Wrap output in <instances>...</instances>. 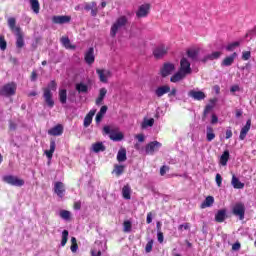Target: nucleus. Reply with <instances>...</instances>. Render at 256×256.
Returning a JSON list of instances; mask_svg holds the SVG:
<instances>
[{"label": "nucleus", "instance_id": "nucleus-1", "mask_svg": "<svg viewBox=\"0 0 256 256\" xmlns=\"http://www.w3.org/2000/svg\"><path fill=\"white\" fill-rule=\"evenodd\" d=\"M17 20L13 17L8 19V26L12 33L16 36V47L18 49H23L25 47V40L23 39V32L21 31V27L16 26Z\"/></svg>", "mask_w": 256, "mask_h": 256}, {"label": "nucleus", "instance_id": "nucleus-2", "mask_svg": "<svg viewBox=\"0 0 256 256\" xmlns=\"http://www.w3.org/2000/svg\"><path fill=\"white\" fill-rule=\"evenodd\" d=\"M51 91H57V82L55 80H52L48 84V87L43 89L44 101L50 109H53L55 107V101H53V93Z\"/></svg>", "mask_w": 256, "mask_h": 256}, {"label": "nucleus", "instance_id": "nucleus-3", "mask_svg": "<svg viewBox=\"0 0 256 256\" xmlns=\"http://www.w3.org/2000/svg\"><path fill=\"white\" fill-rule=\"evenodd\" d=\"M15 93H17V84L15 82L7 83L0 89L2 97H13Z\"/></svg>", "mask_w": 256, "mask_h": 256}, {"label": "nucleus", "instance_id": "nucleus-4", "mask_svg": "<svg viewBox=\"0 0 256 256\" xmlns=\"http://www.w3.org/2000/svg\"><path fill=\"white\" fill-rule=\"evenodd\" d=\"M127 21V16H120L119 18H117V20L114 22V25L111 26V37H116L117 31H119V29H122V27H125V25H127Z\"/></svg>", "mask_w": 256, "mask_h": 256}, {"label": "nucleus", "instance_id": "nucleus-5", "mask_svg": "<svg viewBox=\"0 0 256 256\" xmlns=\"http://www.w3.org/2000/svg\"><path fill=\"white\" fill-rule=\"evenodd\" d=\"M3 181L4 183H8V185H12L13 187H23V185H25V180L13 175L4 176Z\"/></svg>", "mask_w": 256, "mask_h": 256}, {"label": "nucleus", "instance_id": "nucleus-6", "mask_svg": "<svg viewBox=\"0 0 256 256\" xmlns=\"http://www.w3.org/2000/svg\"><path fill=\"white\" fill-rule=\"evenodd\" d=\"M233 215L238 217L240 221L245 219V204L243 203H236L232 209Z\"/></svg>", "mask_w": 256, "mask_h": 256}, {"label": "nucleus", "instance_id": "nucleus-7", "mask_svg": "<svg viewBox=\"0 0 256 256\" xmlns=\"http://www.w3.org/2000/svg\"><path fill=\"white\" fill-rule=\"evenodd\" d=\"M167 53H169V47L165 46V44H161L153 50L155 59H163Z\"/></svg>", "mask_w": 256, "mask_h": 256}, {"label": "nucleus", "instance_id": "nucleus-8", "mask_svg": "<svg viewBox=\"0 0 256 256\" xmlns=\"http://www.w3.org/2000/svg\"><path fill=\"white\" fill-rule=\"evenodd\" d=\"M161 147H162V144L159 141L149 142L145 147L146 155H155V152L159 151Z\"/></svg>", "mask_w": 256, "mask_h": 256}, {"label": "nucleus", "instance_id": "nucleus-9", "mask_svg": "<svg viewBox=\"0 0 256 256\" xmlns=\"http://www.w3.org/2000/svg\"><path fill=\"white\" fill-rule=\"evenodd\" d=\"M84 9L89 12L91 17H97L99 13V8L97 7V2L92 1V2H86L84 3Z\"/></svg>", "mask_w": 256, "mask_h": 256}, {"label": "nucleus", "instance_id": "nucleus-10", "mask_svg": "<svg viewBox=\"0 0 256 256\" xmlns=\"http://www.w3.org/2000/svg\"><path fill=\"white\" fill-rule=\"evenodd\" d=\"M179 71H181L185 75H191L193 70L191 69V62H189V60L187 58L183 57L180 60V69H179Z\"/></svg>", "mask_w": 256, "mask_h": 256}, {"label": "nucleus", "instance_id": "nucleus-11", "mask_svg": "<svg viewBox=\"0 0 256 256\" xmlns=\"http://www.w3.org/2000/svg\"><path fill=\"white\" fill-rule=\"evenodd\" d=\"M175 71V64L173 63H164L163 67L160 69L161 77H169Z\"/></svg>", "mask_w": 256, "mask_h": 256}, {"label": "nucleus", "instance_id": "nucleus-12", "mask_svg": "<svg viewBox=\"0 0 256 256\" xmlns=\"http://www.w3.org/2000/svg\"><path fill=\"white\" fill-rule=\"evenodd\" d=\"M188 97H191L192 99H194V101H203L207 97V95L201 90H190L188 92Z\"/></svg>", "mask_w": 256, "mask_h": 256}, {"label": "nucleus", "instance_id": "nucleus-13", "mask_svg": "<svg viewBox=\"0 0 256 256\" xmlns=\"http://www.w3.org/2000/svg\"><path fill=\"white\" fill-rule=\"evenodd\" d=\"M84 61L87 65H93L95 63V49L90 47L84 55Z\"/></svg>", "mask_w": 256, "mask_h": 256}, {"label": "nucleus", "instance_id": "nucleus-14", "mask_svg": "<svg viewBox=\"0 0 256 256\" xmlns=\"http://www.w3.org/2000/svg\"><path fill=\"white\" fill-rule=\"evenodd\" d=\"M52 23H54V25H65V23H71V16H53Z\"/></svg>", "mask_w": 256, "mask_h": 256}, {"label": "nucleus", "instance_id": "nucleus-15", "mask_svg": "<svg viewBox=\"0 0 256 256\" xmlns=\"http://www.w3.org/2000/svg\"><path fill=\"white\" fill-rule=\"evenodd\" d=\"M96 73L101 81V83H107V79L111 77V71L105 69H96Z\"/></svg>", "mask_w": 256, "mask_h": 256}, {"label": "nucleus", "instance_id": "nucleus-16", "mask_svg": "<svg viewBox=\"0 0 256 256\" xmlns=\"http://www.w3.org/2000/svg\"><path fill=\"white\" fill-rule=\"evenodd\" d=\"M54 192L58 197L63 199V197H65V184H63V182H56L54 184Z\"/></svg>", "mask_w": 256, "mask_h": 256}, {"label": "nucleus", "instance_id": "nucleus-17", "mask_svg": "<svg viewBox=\"0 0 256 256\" xmlns=\"http://www.w3.org/2000/svg\"><path fill=\"white\" fill-rule=\"evenodd\" d=\"M235 59H237V52L232 53L230 56L225 57L222 62V67H231L233 63H235Z\"/></svg>", "mask_w": 256, "mask_h": 256}, {"label": "nucleus", "instance_id": "nucleus-18", "mask_svg": "<svg viewBox=\"0 0 256 256\" xmlns=\"http://www.w3.org/2000/svg\"><path fill=\"white\" fill-rule=\"evenodd\" d=\"M150 9H151V5L143 4L139 7L138 11L136 12V16L139 18L147 17V15H149Z\"/></svg>", "mask_w": 256, "mask_h": 256}, {"label": "nucleus", "instance_id": "nucleus-19", "mask_svg": "<svg viewBox=\"0 0 256 256\" xmlns=\"http://www.w3.org/2000/svg\"><path fill=\"white\" fill-rule=\"evenodd\" d=\"M251 130V119H248L246 121L245 126L241 129L239 139L240 141H245V137H247V134Z\"/></svg>", "mask_w": 256, "mask_h": 256}, {"label": "nucleus", "instance_id": "nucleus-20", "mask_svg": "<svg viewBox=\"0 0 256 256\" xmlns=\"http://www.w3.org/2000/svg\"><path fill=\"white\" fill-rule=\"evenodd\" d=\"M217 102L216 99H211L210 103L212 104H207L204 108L203 115H202V121H205L207 119V115L213 111V108L215 107V103Z\"/></svg>", "mask_w": 256, "mask_h": 256}, {"label": "nucleus", "instance_id": "nucleus-21", "mask_svg": "<svg viewBox=\"0 0 256 256\" xmlns=\"http://www.w3.org/2000/svg\"><path fill=\"white\" fill-rule=\"evenodd\" d=\"M171 91L170 85H162L155 90L156 97H163V95H167Z\"/></svg>", "mask_w": 256, "mask_h": 256}, {"label": "nucleus", "instance_id": "nucleus-22", "mask_svg": "<svg viewBox=\"0 0 256 256\" xmlns=\"http://www.w3.org/2000/svg\"><path fill=\"white\" fill-rule=\"evenodd\" d=\"M48 135H52L53 137H59L60 135H63V125L58 124L48 130Z\"/></svg>", "mask_w": 256, "mask_h": 256}, {"label": "nucleus", "instance_id": "nucleus-23", "mask_svg": "<svg viewBox=\"0 0 256 256\" xmlns=\"http://www.w3.org/2000/svg\"><path fill=\"white\" fill-rule=\"evenodd\" d=\"M95 113H97L96 109H92L88 112V114L84 118V127H89V125L93 123V117H95Z\"/></svg>", "mask_w": 256, "mask_h": 256}, {"label": "nucleus", "instance_id": "nucleus-24", "mask_svg": "<svg viewBox=\"0 0 256 256\" xmlns=\"http://www.w3.org/2000/svg\"><path fill=\"white\" fill-rule=\"evenodd\" d=\"M187 77V74L179 70L174 75L171 76L170 81L171 83H179V81H183Z\"/></svg>", "mask_w": 256, "mask_h": 256}, {"label": "nucleus", "instance_id": "nucleus-25", "mask_svg": "<svg viewBox=\"0 0 256 256\" xmlns=\"http://www.w3.org/2000/svg\"><path fill=\"white\" fill-rule=\"evenodd\" d=\"M60 43L63 45V47H65V49H76L77 48V46L71 44V40L67 36H63L60 39Z\"/></svg>", "mask_w": 256, "mask_h": 256}, {"label": "nucleus", "instance_id": "nucleus-26", "mask_svg": "<svg viewBox=\"0 0 256 256\" xmlns=\"http://www.w3.org/2000/svg\"><path fill=\"white\" fill-rule=\"evenodd\" d=\"M127 161V150L125 148H120L117 153V162L123 163Z\"/></svg>", "mask_w": 256, "mask_h": 256}, {"label": "nucleus", "instance_id": "nucleus-27", "mask_svg": "<svg viewBox=\"0 0 256 256\" xmlns=\"http://www.w3.org/2000/svg\"><path fill=\"white\" fill-rule=\"evenodd\" d=\"M107 109L108 107L105 105L100 108V111L96 114V117H95L96 123H101V121H103V117H105V114L107 113Z\"/></svg>", "mask_w": 256, "mask_h": 256}, {"label": "nucleus", "instance_id": "nucleus-28", "mask_svg": "<svg viewBox=\"0 0 256 256\" xmlns=\"http://www.w3.org/2000/svg\"><path fill=\"white\" fill-rule=\"evenodd\" d=\"M56 147L57 144L55 143V140H50V149L45 151V155L48 159H53V154L55 153Z\"/></svg>", "mask_w": 256, "mask_h": 256}, {"label": "nucleus", "instance_id": "nucleus-29", "mask_svg": "<svg viewBox=\"0 0 256 256\" xmlns=\"http://www.w3.org/2000/svg\"><path fill=\"white\" fill-rule=\"evenodd\" d=\"M215 130H213V127L211 126H207L206 127V141H208V143H211V141H213L215 139Z\"/></svg>", "mask_w": 256, "mask_h": 256}, {"label": "nucleus", "instance_id": "nucleus-30", "mask_svg": "<svg viewBox=\"0 0 256 256\" xmlns=\"http://www.w3.org/2000/svg\"><path fill=\"white\" fill-rule=\"evenodd\" d=\"M225 217H227V210H219L215 215V221H217V223H223V221H225Z\"/></svg>", "mask_w": 256, "mask_h": 256}, {"label": "nucleus", "instance_id": "nucleus-31", "mask_svg": "<svg viewBox=\"0 0 256 256\" xmlns=\"http://www.w3.org/2000/svg\"><path fill=\"white\" fill-rule=\"evenodd\" d=\"M107 95V88H101L99 90L98 98L95 101L96 105H101L103 103V100L105 99V96Z\"/></svg>", "mask_w": 256, "mask_h": 256}, {"label": "nucleus", "instance_id": "nucleus-32", "mask_svg": "<svg viewBox=\"0 0 256 256\" xmlns=\"http://www.w3.org/2000/svg\"><path fill=\"white\" fill-rule=\"evenodd\" d=\"M122 197H123V199H126L127 201H129V199H131V186L129 184H126L125 186H123Z\"/></svg>", "mask_w": 256, "mask_h": 256}, {"label": "nucleus", "instance_id": "nucleus-33", "mask_svg": "<svg viewBox=\"0 0 256 256\" xmlns=\"http://www.w3.org/2000/svg\"><path fill=\"white\" fill-rule=\"evenodd\" d=\"M75 89L78 93H89V86L83 82L77 83Z\"/></svg>", "mask_w": 256, "mask_h": 256}, {"label": "nucleus", "instance_id": "nucleus-34", "mask_svg": "<svg viewBox=\"0 0 256 256\" xmlns=\"http://www.w3.org/2000/svg\"><path fill=\"white\" fill-rule=\"evenodd\" d=\"M213 203H215V198H213V196H207L200 207L201 209H207V207H211Z\"/></svg>", "mask_w": 256, "mask_h": 256}, {"label": "nucleus", "instance_id": "nucleus-35", "mask_svg": "<svg viewBox=\"0 0 256 256\" xmlns=\"http://www.w3.org/2000/svg\"><path fill=\"white\" fill-rule=\"evenodd\" d=\"M186 55L192 61H197V57H199V49H189L187 50Z\"/></svg>", "mask_w": 256, "mask_h": 256}, {"label": "nucleus", "instance_id": "nucleus-36", "mask_svg": "<svg viewBox=\"0 0 256 256\" xmlns=\"http://www.w3.org/2000/svg\"><path fill=\"white\" fill-rule=\"evenodd\" d=\"M105 149L106 147L103 145V142H96L92 144V151H94V153H101L105 151Z\"/></svg>", "mask_w": 256, "mask_h": 256}, {"label": "nucleus", "instance_id": "nucleus-37", "mask_svg": "<svg viewBox=\"0 0 256 256\" xmlns=\"http://www.w3.org/2000/svg\"><path fill=\"white\" fill-rule=\"evenodd\" d=\"M125 136L121 132L112 131L109 135L111 141H123Z\"/></svg>", "mask_w": 256, "mask_h": 256}, {"label": "nucleus", "instance_id": "nucleus-38", "mask_svg": "<svg viewBox=\"0 0 256 256\" xmlns=\"http://www.w3.org/2000/svg\"><path fill=\"white\" fill-rule=\"evenodd\" d=\"M232 186L234 189H243L245 187V184L239 181V178H237L235 175L232 176Z\"/></svg>", "mask_w": 256, "mask_h": 256}, {"label": "nucleus", "instance_id": "nucleus-39", "mask_svg": "<svg viewBox=\"0 0 256 256\" xmlns=\"http://www.w3.org/2000/svg\"><path fill=\"white\" fill-rule=\"evenodd\" d=\"M112 173H115L116 177H121V174L125 173V166L124 165L115 164Z\"/></svg>", "mask_w": 256, "mask_h": 256}, {"label": "nucleus", "instance_id": "nucleus-40", "mask_svg": "<svg viewBox=\"0 0 256 256\" xmlns=\"http://www.w3.org/2000/svg\"><path fill=\"white\" fill-rule=\"evenodd\" d=\"M31 9L36 15H38L41 6L39 5V0H30Z\"/></svg>", "mask_w": 256, "mask_h": 256}, {"label": "nucleus", "instance_id": "nucleus-41", "mask_svg": "<svg viewBox=\"0 0 256 256\" xmlns=\"http://www.w3.org/2000/svg\"><path fill=\"white\" fill-rule=\"evenodd\" d=\"M153 125H155V119H153V118L144 119L142 124H141V128L142 129H147V127H153Z\"/></svg>", "mask_w": 256, "mask_h": 256}, {"label": "nucleus", "instance_id": "nucleus-42", "mask_svg": "<svg viewBox=\"0 0 256 256\" xmlns=\"http://www.w3.org/2000/svg\"><path fill=\"white\" fill-rule=\"evenodd\" d=\"M59 101L62 103V105H65L67 103V90L62 89L59 91Z\"/></svg>", "mask_w": 256, "mask_h": 256}, {"label": "nucleus", "instance_id": "nucleus-43", "mask_svg": "<svg viewBox=\"0 0 256 256\" xmlns=\"http://www.w3.org/2000/svg\"><path fill=\"white\" fill-rule=\"evenodd\" d=\"M228 161H229V150H226L223 152V154L220 157V164L225 166L227 165Z\"/></svg>", "mask_w": 256, "mask_h": 256}, {"label": "nucleus", "instance_id": "nucleus-44", "mask_svg": "<svg viewBox=\"0 0 256 256\" xmlns=\"http://www.w3.org/2000/svg\"><path fill=\"white\" fill-rule=\"evenodd\" d=\"M59 215L64 221H71V212L69 210H61Z\"/></svg>", "mask_w": 256, "mask_h": 256}, {"label": "nucleus", "instance_id": "nucleus-45", "mask_svg": "<svg viewBox=\"0 0 256 256\" xmlns=\"http://www.w3.org/2000/svg\"><path fill=\"white\" fill-rule=\"evenodd\" d=\"M68 239H69V231L64 230L62 232L61 247H65V245H67Z\"/></svg>", "mask_w": 256, "mask_h": 256}, {"label": "nucleus", "instance_id": "nucleus-46", "mask_svg": "<svg viewBox=\"0 0 256 256\" xmlns=\"http://www.w3.org/2000/svg\"><path fill=\"white\" fill-rule=\"evenodd\" d=\"M208 55H209L208 59H210V61H215V59H219V57H221V55H223V53H221L219 51H215Z\"/></svg>", "mask_w": 256, "mask_h": 256}, {"label": "nucleus", "instance_id": "nucleus-47", "mask_svg": "<svg viewBox=\"0 0 256 256\" xmlns=\"http://www.w3.org/2000/svg\"><path fill=\"white\" fill-rule=\"evenodd\" d=\"M239 42H232L226 46V51H235L236 47H239Z\"/></svg>", "mask_w": 256, "mask_h": 256}, {"label": "nucleus", "instance_id": "nucleus-48", "mask_svg": "<svg viewBox=\"0 0 256 256\" xmlns=\"http://www.w3.org/2000/svg\"><path fill=\"white\" fill-rule=\"evenodd\" d=\"M0 49L5 51L7 49V41H5V36H0Z\"/></svg>", "mask_w": 256, "mask_h": 256}, {"label": "nucleus", "instance_id": "nucleus-49", "mask_svg": "<svg viewBox=\"0 0 256 256\" xmlns=\"http://www.w3.org/2000/svg\"><path fill=\"white\" fill-rule=\"evenodd\" d=\"M146 253H151L153 251V239L149 240L145 247Z\"/></svg>", "mask_w": 256, "mask_h": 256}, {"label": "nucleus", "instance_id": "nucleus-50", "mask_svg": "<svg viewBox=\"0 0 256 256\" xmlns=\"http://www.w3.org/2000/svg\"><path fill=\"white\" fill-rule=\"evenodd\" d=\"M157 231H158V233H157V239H158V241H159L160 243H163L164 237H163V232H161V226H157Z\"/></svg>", "mask_w": 256, "mask_h": 256}, {"label": "nucleus", "instance_id": "nucleus-51", "mask_svg": "<svg viewBox=\"0 0 256 256\" xmlns=\"http://www.w3.org/2000/svg\"><path fill=\"white\" fill-rule=\"evenodd\" d=\"M243 61H249L251 59V51H245L242 53Z\"/></svg>", "mask_w": 256, "mask_h": 256}, {"label": "nucleus", "instance_id": "nucleus-52", "mask_svg": "<svg viewBox=\"0 0 256 256\" xmlns=\"http://www.w3.org/2000/svg\"><path fill=\"white\" fill-rule=\"evenodd\" d=\"M168 97L171 99V97H177V88H170V91L168 92Z\"/></svg>", "mask_w": 256, "mask_h": 256}, {"label": "nucleus", "instance_id": "nucleus-53", "mask_svg": "<svg viewBox=\"0 0 256 256\" xmlns=\"http://www.w3.org/2000/svg\"><path fill=\"white\" fill-rule=\"evenodd\" d=\"M167 171H169V166L163 165V166L160 168V175H161V177L165 176V174L167 173Z\"/></svg>", "mask_w": 256, "mask_h": 256}, {"label": "nucleus", "instance_id": "nucleus-54", "mask_svg": "<svg viewBox=\"0 0 256 256\" xmlns=\"http://www.w3.org/2000/svg\"><path fill=\"white\" fill-rule=\"evenodd\" d=\"M223 183V177H221V174H216V184L218 187H221Z\"/></svg>", "mask_w": 256, "mask_h": 256}, {"label": "nucleus", "instance_id": "nucleus-55", "mask_svg": "<svg viewBox=\"0 0 256 256\" xmlns=\"http://www.w3.org/2000/svg\"><path fill=\"white\" fill-rule=\"evenodd\" d=\"M16 129H17V124L13 121H9V130L16 131Z\"/></svg>", "mask_w": 256, "mask_h": 256}, {"label": "nucleus", "instance_id": "nucleus-56", "mask_svg": "<svg viewBox=\"0 0 256 256\" xmlns=\"http://www.w3.org/2000/svg\"><path fill=\"white\" fill-rule=\"evenodd\" d=\"M216 123H219V118L215 114H212L211 124L216 125Z\"/></svg>", "mask_w": 256, "mask_h": 256}, {"label": "nucleus", "instance_id": "nucleus-57", "mask_svg": "<svg viewBox=\"0 0 256 256\" xmlns=\"http://www.w3.org/2000/svg\"><path fill=\"white\" fill-rule=\"evenodd\" d=\"M31 81L35 82L37 81V71L33 70L30 76Z\"/></svg>", "mask_w": 256, "mask_h": 256}, {"label": "nucleus", "instance_id": "nucleus-58", "mask_svg": "<svg viewBox=\"0 0 256 256\" xmlns=\"http://www.w3.org/2000/svg\"><path fill=\"white\" fill-rule=\"evenodd\" d=\"M73 208L75 211H79L81 209V201L74 202Z\"/></svg>", "mask_w": 256, "mask_h": 256}, {"label": "nucleus", "instance_id": "nucleus-59", "mask_svg": "<svg viewBox=\"0 0 256 256\" xmlns=\"http://www.w3.org/2000/svg\"><path fill=\"white\" fill-rule=\"evenodd\" d=\"M233 251H239L241 249V244L236 242L232 245Z\"/></svg>", "mask_w": 256, "mask_h": 256}, {"label": "nucleus", "instance_id": "nucleus-60", "mask_svg": "<svg viewBox=\"0 0 256 256\" xmlns=\"http://www.w3.org/2000/svg\"><path fill=\"white\" fill-rule=\"evenodd\" d=\"M136 138L139 141V143H143L145 141V135L143 134L136 135Z\"/></svg>", "mask_w": 256, "mask_h": 256}, {"label": "nucleus", "instance_id": "nucleus-61", "mask_svg": "<svg viewBox=\"0 0 256 256\" xmlns=\"http://www.w3.org/2000/svg\"><path fill=\"white\" fill-rule=\"evenodd\" d=\"M91 256H101V250H91Z\"/></svg>", "mask_w": 256, "mask_h": 256}, {"label": "nucleus", "instance_id": "nucleus-62", "mask_svg": "<svg viewBox=\"0 0 256 256\" xmlns=\"http://www.w3.org/2000/svg\"><path fill=\"white\" fill-rule=\"evenodd\" d=\"M103 131H104V133H106V135H111V132L113 130H111V128L109 126H104Z\"/></svg>", "mask_w": 256, "mask_h": 256}, {"label": "nucleus", "instance_id": "nucleus-63", "mask_svg": "<svg viewBox=\"0 0 256 256\" xmlns=\"http://www.w3.org/2000/svg\"><path fill=\"white\" fill-rule=\"evenodd\" d=\"M233 137V131L231 129L226 130V139H231Z\"/></svg>", "mask_w": 256, "mask_h": 256}, {"label": "nucleus", "instance_id": "nucleus-64", "mask_svg": "<svg viewBox=\"0 0 256 256\" xmlns=\"http://www.w3.org/2000/svg\"><path fill=\"white\" fill-rule=\"evenodd\" d=\"M123 231L124 233H131V225H124Z\"/></svg>", "mask_w": 256, "mask_h": 256}]
</instances>
